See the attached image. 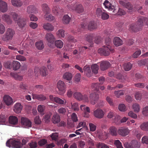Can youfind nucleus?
Returning <instances> with one entry per match:
<instances>
[{
    "instance_id": "f257e3e1",
    "label": "nucleus",
    "mask_w": 148,
    "mask_h": 148,
    "mask_svg": "<svg viewBox=\"0 0 148 148\" xmlns=\"http://www.w3.org/2000/svg\"><path fill=\"white\" fill-rule=\"evenodd\" d=\"M144 23L148 26V19L144 16L139 18L135 23L130 25V30L133 32H138L140 31L144 25Z\"/></svg>"
},
{
    "instance_id": "f03ea898",
    "label": "nucleus",
    "mask_w": 148,
    "mask_h": 148,
    "mask_svg": "<svg viewBox=\"0 0 148 148\" xmlns=\"http://www.w3.org/2000/svg\"><path fill=\"white\" fill-rule=\"evenodd\" d=\"M98 52L101 55L108 56L110 54V52H114V50L113 48H111L110 46H104L102 48L99 49L98 50Z\"/></svg>"
},
{
    "instance_id": "7ed1b4c3",
    "label": "nucleus",
    "mask_w": 148,
    "mask_h": 148,
    "mask_svg": "<svg viewBox=\"0 0 148 148\" xmlns=\"http://www.w3.org/2000/svg\"><path fill=\"white\" fill-rule=\"evenodd\" d=\"M14 34L15 32L13 30L8 28L2 37V40L5 42L11 40L12 39Z\"/></svg>"
},
{
    "instance_id": "20e7f679",
    "label": "nucleus",
    "mask_w": 148,
    "mask_h": 148,
    "mask_svg": "<svg viewBox=\"0 0 148 148\" xmlns=\"http://www.w3.org/2000/svg\"><path fill=\"white\" fill-rule=\"evenodd\" d=\"M21 124L23 128H29L32 127V122L28 118L23 117L21 120Z\"/></svg>"
},
{
    "instance_id": "39448f33",
    "label": "nucleus",
    "mask_w": 148,
    "mask_h": 148,
    "mask_svg": "<svg viewBox=\"0 0 148 148\" xmlns=\"http://www.w3.org/2000/svg\"><path fill=\"white\" fill-rule=\"evenodd\" d=\"M124 146L126 148H139L140 143L136 140H132L130 144L126 143L124 144Z\"/></svg>"
},
{
    "instance_id": "423d86ee",
    "label": "nucleus",
    "mask_w": 148,
    "mask_h": 148,
    "mask_svg": "<svg viewBox=\"0 0 148 148\" xmlns=\"http://www.w3.org/2000/svg\"><path fill=\"white\" fill-rule=\"evenodd\" d=\"M57 87L59 91L61 94L65 93L66 87L64 82L60 80L57 83Z\"/></svg>"
},
{
    "instance_id": "0eeeda50",
    "label": "nucleus",
    "mask_w": 148,
    "mask_h": 148,
    "mask_svg": "<svg viewBox=\"0 0 148 148\" xmlns=\"http://www.w3.org/2000/svg\"><path fill=\"white\" fill-rule=\"evenodd\" d=\"M99 98V95L96 92H92L90 95L89 99L90 103L95 104Z\"/></svg>"
},
{
    "instance_id": "6e6552de",
    "label": "nucleus",
    "mask_w": 148,
    "mask_h": 148,
    "mask_svg": "<svg viewBox=\"0 0 148 148\" xmlns=\"http://www.w3.org/2000/svg\"><path fill=\"white\" fill-rule=\"evenodd\" d=\"M103 4L106 8L108 9L109 11H112V13L117 12L116 7L114 5H112L108 0H106Z\"/></svg>"
},
{
    "instance_id": "1a4fd4ad",
    "label": "nucleus",
    "mask_w": 148,
    "mask_h": 148,
    "mask_svg": "<svg viewBox=\"0 0 148 148\" xmlns=\"http://www.w3.org/2000/svg\"><path fill=\"white\" fill-rule=\"evenodd\" d=\"M100 63V68L101 70L104 71L108 69L111 66L110 63L108 61H101Z\"/></svg>"
},
{
    "instance_id": "9d476101",
    "label": "nucleus",
    "mask_w": 148,
    "mask_h": 148,
    "mask_svg": "<svg viewBox=\"0 0 148 148\" xmlns=\"http://www.w3.org/2000/svg\"><path fill=\"white\" fill-rule=\"evenodd\" d=\"M93 115L95 117L101 119L103 117L104 112L101 109L98 108L94 111Z\"/></svg>"
},
{
    "instance_id": "9b49d317",
    "label": "nucleus",
    "mask_w": 148,
    "mask_h": 148,
    "mask_svg": "<svg viewBox=\"0 0 148 148\" xmlns=\"http://www.w3.org/2000/svg\"><path fill=\"white\" fill-rule=\"evenodd\" d=\"M130 132L128 128L124 127H121L117 130L118 134L123 136H125L128 135Z\"/></svg>"
},
{
    "instance_id": "f8f14e48",
    "label": "nucleus",
    "mask_w": 148,
    "mask_h": 148,
    "mask_svg": "<svg viewBox=\"0 0 148 148\" xmlns=\"http://www.w3.org/2000/svg\"><path fill=\"white\" fill-rule=\"evenodd\" d=\"M39 69L37 68H35L34 69L35 73L36 74L38 73V71ZM40 73L41 75L43 76H45L48 75V72L47 68L45 67H42L40 69Z\"/></svg>"
},
{
    "instance_id": "ddd939ff",
    "label": "nucleus",
    "mask_w": 148,
    "mask_h": 148,
    "mask_svg": "<svg viewBox=\"0 0 148 148\" xmlns=\"http://www.w3.org/2000/svg\"><path fill=\"white\" fill-rule=\"evenodd\" d=\"M3 99L5 103L8 106L11 105L13 103L12 98L8 95H5Z\"/></svg>"
},
{
    "instance_id": "4468645a",
    "label": "nucleus",
    "mask_w": 148,
    "mask_h": 148,
    "mask_svg": "<svg viewBox=\"0 0 148 148\" xmlns=\"http://www.w3.org/2000/svg\"><path fill=\"white\" fill-rule=\"evenodd\" d=\"M32 98L36 99L40 101H43L46 100V97L42 94H38L32 93Z\"/></svg>"
},
{
    "instance_id": "2eb2a0df",
    "label": "nucleus",
    "mask_w": 148,
    "mask_h": 148,
    "mask_svg": "<svg viewBox=\"0 0 148 148\" xmlns=\"http://www.w3.org/2000/svg\"><path fill=\"white\" fill-rule=\"evenodd\" d=\"M8 10L7 3L2 0H0V11L2 12H6Z\"/></svg>"
},
{
    "instance_id": "dca6fc26",
    "label": "nucleus",
    "mask_w": 148,
    "mask_h": 148,
    "mask_svg": "<svg viewBox=\"0 0 148 148\" xmlns=\"http://www.w3.org/2000/svg\"><path fill=\"white\" fill-rule=\"evenodd\" d=\"M45 38L47 41L51 44H53L55 40L54 36L51 33H47L46 35Z\"/></svg>"
},
{
    "instance_id": "f3484780",
    "label": "nucleus",
    "mask_w": 148,
    "mask_h": 148,
    "mask_svg": "<svg viewBox=\"0 0 148 148\" xmlns=\"http://www.w3.org/2000/svg\"><path fill=\"white\" fill-rule=\"evenodd\" d=\"M27 22L26 19L21 17L19 18L17 21L18 25L19 27L21 28H23L26 25Z\"/></svg>"
},
{
    "instance_id": "a211bd4d",
    "label": "nucleus",
    "mask_w": 148,
    "mask_h": 148,
    "mask_svg": "<svg viewBox=\"0 0 148 148\" xmlns=\"http://www.w3.org/2000/svg\"><path fill=\"white\" fill-rule=\"evenodd\" d=\"M2 18L3 21L6 22L8 25L11 24L12 23V21L10 18V16L7 14H4L2 16Z\"/></svg>"
},
{
    "instance_id": "6ab92c4d",
    "label": "nucleus",
    "mask_w": 148,
    "mask_h": 148,
    "mask_svg": "<svg viewBox=\"0 0 148 148\" xmlns=\"http://www.w3.org/2000/svg\"><path fill=\"white\" fill-rule=\"evenodd\" d=\"M11 144L12 146L16 148H22V145H21V142L19 140H12Z\"/></svg>"
},
{
    "instance_id": "aec40b11",
    "label": "nucleus",
    "mask_w": 148,
    "mask_h": 148,
    "mask_svg": "<svg viewBox=\"0 0 148 148\" xmlns=\"http://www.w3.org/2000/svg\"><path fill=\"white\" fill-rule=\"evenodd\" d=\"M72 9L75 10L76 12L79 14L83 12L84 11L83 7L80 4L76 5L74 8H73Z\"/></svg>"
},
{
    "instance_id": "412c9836",
    "label": "nucleus",
    "mask_w": 148,
    "mask_h": 148,
    "mask_svg": "<svg viewBox=\"0 0 148 148\" xmlns=\"http://www.w3.org/2000/svg\"><path fill=\"white\" fill-rule=\"evenodd\" d=\"M119 3L121 5L125 7L129 10H131L133 9L132 5L130 3H125L122 1H120Z\"/></svg>"
},
{
    "instance_id": "4be33fe9",
    "label": "nucleus",
    "mask_w": 148,
    "mask_h": 148,
    "mask_svg": "<svg viewBox=\"0 0 148 148\" xmlns=\"http://www.w3.org/2000/svg\"><path fill=\"white\" fill-rule=\"evenodd\" d=\"M43 28L47 31H52L54 29L53 26L49 23H45L43 26Z\"/></svg>"
},
{
    "instance_id": "5701e85b",
    "label": "nucleus",
    "mask_w": 148,
    "mask_h": 148,
    "mask_svg": "<svg viewBox=\"0 0 148 148\" xmlns=\"http://www.w3.org/2000/svg\"><path fill=\"white\" fill-rule=\"evenodd\" d=\"M113 43L114 45L116 47L120 46L123 44L122 40L118 37H116L114 38Z\"/></svg>"
},
{
    "instance_id": "b1692460",
    "label": "nucleus",
    "mask_w": 148,
    "mask_h": 148,
    "mask_svg": "<svg viewBox=\"0 0 148 148\" xmlns=\"http://www.w3.org/2000/svg\"><path fill=\"white\" fill-rule=\"evenodd\" d=\"M23 106L21 103H16L14 106V110L17 113H20L22 109Z\"/></svg>"
},
{
    "instance_id": "393cba45",
    "label": "nucleus",
    "mask_w": 148,
    "mask_h": 148,
    "mask_svg": "<svg viewBox=\"0 0 148 148\" xmlns=\"http://www.w3.org/2000/svg\"><path fill=\"white\" fill-rule=\"evenodd\" d=\"M11 2L14 6L16 7H20L23 4L22 1L20 0H11Z\"/></svg>"
},
{
    "instance_id": "a878e982",
    "label": "nucleus",
    "mask_w": 148,
    "mask_h": 148,
    "mask_svg": "<svg viewBox=\"0 0 148 148\" xmlns=\"http://www.w3.org/2000/svg\"><path fill=\"white\" fill-rule=\"evenodd\" d=\"M83 70L85 74L87 77H90L91 76L92 73L89 66L86 65L84 67Z\"/></svg>"
},
{
    "instance_id": "bb28decb",
    "label": "nucleus",
    "mask_w": 148,
    "mask_h": 148,
    "mask_svg": "<svg viewBox=\"0 0 148 148\" xmlns=\"http://www.w3.org/2000/svg\"><path fill=\"white\" fill-rule=\"evenodd\" d=\"M109 133L112 136H116L117 135V128L114 126L110 127L109 129Z\"/></svg>"
},
{
    "instance_id": "cd10ccee",
    "label": "nucleus",
    "mask_w": 148,
    "mask_h": 148,
    "mask_svg": "<svg viewBox=\"0 0 148 148\" xmlns=\"http://www.w3.org/2000/svg\"><path fill=\"white\" fill-rule=\"evenodd\" d=\"M9 121L10 123L13 125H16L18 123V119L17 117L15 116H10L9 118Z\"/></svg>"
},
{
    "instance_id": "c85d7f7f",
    "label": "nucleus",
    "mask_w": 148,
    "mask_h": 148,
    "mask_svg": "<svg viewBox=\"0 0 148 148\" xmlns=\"http://www.w3.org/2000/svg\"><path fill=\"white\" fill-rule=\"evenodd\" d=\"M60 121V118L59 115L57 113L54 114L52 119V121L54 124L57 123Z\"/></svg>"
},
{
    "instance_id": "c756f323",
    "label": "nucleus",
    "mask_w": 148,
    "mask_h": 148,
    "mask_svg": "<svg viewBox=\"0 0 148 148\" xmlns=\"http://www.w3.org/2000/svg\"><path fill=\"white\" fill-rule=\"evenodd\" d=\"M52 11L55 14L57 15L62 13L63 11L58 6H56L54 7L53 8Z\"/></svg>"
},
{
    "instance_id": "7c9ffc66",
    "label": "nucleus",
    "mask_w": 148,
    "mask_h": 148,
    "mask_svg": "<svg viewBox=\"0 0 148 148\" xmlns=\"http://www.w3.org/2000/svg\"><path fill=\"white\" fill-rule=\"evenodd\" d=\"M97 27V23L94 21L90 22L88 26V29L89 30H91L92 29H96Z\"/></svg>"
},
{
    "instance_id": "2f4dec72",
    "label": "nucleus",
    "mask_w": 148,
    "mask_h": 148,
    "mask_svg": "<svg viewBox=\"0 0 148 148\" xmlns=\"http://www.w3.org/2000/svg\"><path fill=\"white\" fill-rule=\"evenodd\" d=\"M36 11V7L33 5H30L27 7V12L29 14L34 13Z\"/></svg>"
},
{
    "instance_id": "473e14b6",
    "label": "nucleus",
    "mask_w": 148,
    "mask_h": 148,
    "mask_svg": "<svg viewBox=\"0 0 148 148\" xmlns=\"http://www.w3.org/2000/svg\"><path fill=\"white\" fill-rule=\"evenodd\" d=\"M72 77V74L71 73L68 72L65 73L63 76V78L64 79L68 81L71 80Z\"/></svg>"
},
{
    "instance_id": "72a5a7b5",
    "label": "nucleus",
    "mask_w": 148,
    "mask_h": 148,
    "mask_svg": "<svg viewBox=\"0 0 148 148\" xmlns=\"http://www.w3.org/2000/svg\"><path fill=\"white\" fill-rule=\"evenodd\" d=\"M42 11L45 13H49L50 12V10L46 3H43L42 5Z\"/></svg>"
},
{
    "instance_id": "f704fd0d",
    "label": "nucleus",
    "mask_w": 148,
    "mask_h": 148,
    "mask_svg": "<svg viewBox=\"0 0 148 148\" xmlns=\"http://www.w3.org/2000/svg\"><path fill=\"white\" fill-rule=\"evenodd\" d=\"M21 66L20 63L16 61H14L12 62L13 69L14 70H17L19 69Z\"/></svg>"
},
{
    "instance_id": "c9c22d12",
    "label": "nucleus",
    "mask_w": 148,
    "mask_h": 148,
    "mask_svg": "<svg viewBox=\"0 0 148 148\" xmlns=\"http://www.w3.org/2000/svg\"><path fill=\"white\" fill-rule=\"evenodd\" d=\"M11 76L12 77L16 80L21 81L23 79V76L20 75L17 73L11 72L10 73Z\"/></svg>"
},
{
    "instance_id": "e433bc0d",
    "label": "nucleus",
    "mask_w": 148,
    "mask_h": 148,
    "mask_svg": "<svg viewBox=\"0 0 148 148\" xmlns=\"http://www.w3.org/2000/svg\"><path fill=\"white\" fill-rule=\"evenodd\" d=\"M45 15L44 17L45 19L49 21H52L55 19V17L51 14H49V13H45Z\"/></svg>"
},
{
    "instance_id": "4c0bfd02",
    "label": "nucleus",
    "mask_w": 148,
    "mask_h": 148,
    "mask_svg": "<svg viewBox=\"0 0 148 148\" xmlns=\"http://www.w3.org/2000/svg\"><path fill=\"white\" fill-rule=\"evenodd\" d=\"M91 69L92 72L95 74L98 73V70L99 69V66L97 64H92L91 66Z\"/></svg>"
},
{
    "instance_id": "58836bf2",
    "label": "nucleus",
    "mask_w": 148,
    "mask_h": 148,
    "mask_svg": "<svg viewBox=\"0 0 148 148\" xmlns=\"http://www.w3.org/2000/svg\"><path fill=\"white\" fill-rule=\"evenodd\" d=\"M140 129L143 131H148V122L143 123L140 125Z\"/></svg>"
},
{
    "instance_id": "ea45409f",
    "label": "nucleus",
    "mask_w": 148,
    "mask_h": 148,
    "mask_svg": "<svg viewBox=\"0 0 148 148\" xmlns=\"http://www.w3.org/2000/svg\"><path fill=\"white\" fill-rule=\"evenodd\" d=\"M35 45L36 48L39 50L42 49L44 47L43 42L42 41L37 42L35 43Z\"/></svg>"
},
{
    "instance_id": "a19ab883",
    "label": "nucleus",
    "mask_w": 148,
    "mask_h": 148,
    "mask_svg": "<svg viewBox=\"0 0 148 148\" xmlns=\"http://www.w3.org/2000/svg\"><path fill=\"white\" fill-rule=\"evenodd\" d=\"M71 20V18L67 15H64L62 19V22L64 24H68L69 23Z\"/></svg>"
},
{
    "instance_id": "79ce46f5",
    "label": "nucleus",
    "mask_w": 148,
    "mask_h": 148,
    "mask_svg": "<svg viewBox=\"0 0 148 148\" xmlns=\"http://www.w3.org/2000/svg\"><path fill=\"white\" fill-rule=\"evenodd\" d=\"M74 97L76 99L81 101L82 99V95L80 92H76L73 95Z\"/></svg>"
},
{
    "instance_id": "37998d69",
    "label": "nucleus",
    "mask_w": 148,
    "mask_h": 148,
    "mask_svg": "<svg viewBox=\"0 0 148 148\" xmlns=\"http://www.w3.org/2000/svg\"><path fill=\"white\" fill-rule=\"evenodd\" d=\"M11 15L12 16L13 20L15 21H17L18 18H21L18 14L15 12L12 13Z\"/></svg>"
},
{
    "instance_id": "c03bdc74",
    "label": "nucleus",
    "mask_w": 148,
    "mask_h": 148,
    "mask_svg": "<svg viewBox=\"0 0 148 148\" xmlns=\"http://www.w3.org/2000/svg\"><path fill=\"white\" fill-rule=\"evenodd\" d=\"M121 117L120 116L116 114L114 117L113 118V121L114 123L116 124H119L121 123L120 121Z\"/></svg>"
},
{
    "instance_id": "a18cd8bd",
    "label": "nucleus",
    "mask_w": 148,
    "mask_h": 148,
    "mask_svg": "<svg viewBox=\"0 0 148 148\" xmlns=\"http://www.w3.org/2000/svg\"><path fill=\"white\" fill-rule=\"evenodd\" d=\"M132 64L130 63H125L123 65V68L125 71H128L131 69Z\"/></svg>"
},
{
    "instance_id": "49530a36",
    "label": "nucleus",
    "mask_w": 148,
    "mask_h": 148,
    "mask_svg": "<svg viewBox=\"0 0 148 148\" xmlns=\"http://www.w3.org/2000/svg\"><path fill=\"white\" fill-rule=\"evenodd\" d=\"M132 108L135 112L138 113L140 110V107L139 105L137 103H134L132 105Z\"/></svg>"
},
{
    "instance_id": "de8ad7c7",
    "label": "nucleus",
    "mask_w": 148,
    "mask_h": 148,
    "mask_svg": "<svg viewBox=\"0 0 148 148\" xmlns=\"http://www.w3.org/2000/svg\"><path fill=\"white\" fill-rule=\"evenodd\" d=\"M55 45L57 48H61L63 46V43L62 40H58L55 41Z\"/></svg>"
},
{
    "instance_id": "09e8293b",
    "label": "nucleus",
    "mask_w": 148,
    "mask_h": 148,
    "mask_svg": "<svg viewBox=\"0 0 148 148\" xmlns=\"http://www.w3.org/2000/svg\"><path fill=\"white\" fill-rule=\"evenodd\" d=\"M71 105L72 109L74 111H78L79 110V107L78 104L77 103H71Z\"/></svg>"
},
{
    "instance_id": "8fccbe9b",
    "label": "nucleus",
    "mask_w": 148,
    "mask_h": 148,
    "mask_svg": "<svg viewBox=\"0 0 148 148\" xmlns=\"http://www.w3.org/2000/svg\"><path fill=\"white\" fill-rule=\"evenodd\" d=\"M94 35L92 34H88L86 35V40L88 42L91 43L94 36Z\"/></svg>"
},
{
    "instance_id": "3c124183",
    "label": "nucleus",
    "mask_w": 148,
    "mask_h": 148,
    "mask_svg": "<svg viewBox=\"0 0 148 148\" xmlns=\"http://www.w3.org/2000/svg\"><path fill=\"white\" fill-rule=\"evenodd\" d=\"M80 109L84 112L90 113V108L88 107H86L85 105H82L80 107Z\"/></svg>"
},
{
    "instance_id": "603ef678",
    "label": "nucleus",
    "mask_w": 148,
    "mask_h": 148,
    "mask_svg": "<svg viewBox=\"0 0 148 148\" xmlns=\"http://www.w3.org/2000/svg\"><path fill=\"white\" fill-rule=\"evenodd\" d=\"M29 148H36L38 146L37 143L35 141H32L28 144Z\"/></svg>"
},
{
    "instance_id": "864d4df0",
    "label": "nucleus",
    "mask_w": 148,
    "mask_h": 148,
    "mask_svg": "<svg viewBox=\"0 0 148 148\" xmlns=\"http://www.w3.org/2000/svg\"><path fill=\"white\" fill-rule=\"evenodd\" d=\"M55 102L60 104H65L66 103L65 100H62V99L57 97Z\"/></svg>"
},
{
    "instance_id": "5fc2aeb1",
    "label": "nucleus",
    "mask_w": 148,
    "mask_h": 148,
    "mask_svg": "<svg viewBox=\"0 0 148 148\" xmlns=\"http://www.w3.org/2000/svg\"><path fill=\"white\" fill-rule=\"evenodd\" d=\"M115 77L117 79H119L122 82H124L125 79V78L124 76H123L120 73H118L115 76Z\"/></svg>"
},
{
    "instance_id": "6e6d98bb",
    "label": "nucleus",
    "mask_w": 148,
    "mask_h": 148,
    "mask_svg": "<svg viewBox=\"0 0 148 148\" xmlns=\"http://www.w3.org/2000/svg\"><path fill=\"white\" fill-rule=\"evenodd\" d=\"M99 84L97 83H93L92 85V88L93 90L98 91L99 90Z\"/></svg>"
},
{
    "instance_id": "4d7b16f0",
    "label": "nucleus",
    "mask_w": 148,
    "mask_h": 148,
    "mask_svg": "<svg viewBox=\"0 0 148 148\" xmlns=\"http://www.w3.org/2000/svg\"><path fill=\"white\" fill-rule=\"evenodd\" d=\"M90 99L89 100L88 95H87L84 94L82 95V99L81 101H83L84 102L88 103L89 102Z\"/></svg>"
},
{
    "instance_id": "13d9d810",
    "label": "nucleus",
    "mask_w": 148,
    "mask_h": 148,
    "mask_svg": "<svg viewBox=\"0 0 148 148\" xmlns=\"http://www.w3.org/2000/svg\"><path fill=\"white\" fill-rule=\"evenodd\" d=\"M45 109V106L44 105H40L38 106L37 110L38 112L40 113H42L44 112Z\"/></svg>"
},
{
    "instance_id": "bf43d9fd",
    "label": "nucleus",
    "mask_w": 148,
    "mask_h": 148,
    "mask_svg": "<svg viewBox=\"0 0 148 148\" xmlns=\"http://www.w3.org/2000/svg\"><path fill=\"white\" fill-rule=\"evenodd\" d=\"M57 34L60 38H64V30L62 29L59 30L57 33Z\"/></svg>"
},
{
    "instance_id": "052dcab7",
    "label": "nucleus",
    "mask_w": 148,
    "mask_h": 148,
    "mask_svg": "<svg viewBox=\"0 0 148 148\" xmlns=\"http://www.w3.org/2000/svg\"><path fill=\"white\" fill-rule=\"evenodd\" d=\"M47 142V140L46 139H42L38 141V144L40 146H42L46 144Z\"/></svg>"
},
{
    "instance_id": "680f3d73",
    "label": "nucleus",
    "mask_w": 148,
    "mask_h": 148,
    "mask_svg": "<svg viewBox=\"0 0 148 148\" xmlns=\"http://www.w3.org/2000/svg\"><path fill=\"white\" fill-rule=\"evenodd\" d=\"M114 143L117 148H123L122 147L121 143L119 140H115Z\"/></svg>"
},
{
    "instance_id": "e2e57ef3",
    "label": "nucleus",
    "mask_w": 148,
    "mask_h": 148,
    "mask_svg": "<svg viewBox=\"0 0 148 148\" xmlns=\"http://www.w3.org/2000/svg\"><path fill=\"white\" fill-rule=\"evenodd\" d=\"M6 120V118L5 115H1L0 116V123L1 124H4Z\"/></svg>"
},
{
    "instance_id": "0e129e2a",
    "label": "nucleus",
    "mask_w": 148,
    "mask_h": 148,
    "mask_svg": "<svg viewBox=\"0 0 148 148\" xmlns=\"http://www.w3.org/2000/svg\"><path fill=\"white\" fill-rule=\"evenodd\" d=\"M116 114H115L113 111H110L108 114L107 117L108 118L111 119L112 118H114L115 116L116 115Z\"/></svg>"
},
{
    "instance_id": "69168bd1",
    "label": "nucleus",
    "mask_w": 148,
    "mask_h": 148,
    "mask_svg": "<svg viewBox=\"0 0 148 148\" xmlns=\"http://www.w3.org/2000/svg\"><path fill=\"white\" fill-rule=\"evenodd\" d=\"M141 52L140 49L138 50L137 51H136L132 55L133 58H137L140 54Z\"/></svg>"
},
{
    "instance_id": "338daca9",
    "label": "nucleus",
    "mask_w": 148,
    "mask_h": 148,
    "mask_svg": "<svg viewBox=\"0 0 148 148\" xmlns=\"http://www.w3.org/2000/svg\"><path fill=\"white\" fill-rule=\"evenodd\" d=\"M142 96V94L139 92H136L135 94V98L137 100H140Z\"/></svg>"
},
{
    "instance_id": "774afa93",
    "label": "nucleus",
    "mask_w": 148,
    "mask_h": 148,
    "mask_svg": "<svg viewBox=\"0 0 148 148\" xmlns=\"http://www.w3.org/2000/svg\"><path fill=\"white\" fill-rule=\"evenodd\" d=\"M142 112L144 116H148V107L147 106L144 108L143 109Z\"/></svg>"
}]
</instances>
